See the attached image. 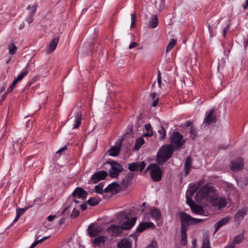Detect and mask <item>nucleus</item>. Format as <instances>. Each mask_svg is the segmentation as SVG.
<instances>
[{"mask_svg":"<svg viewBox=\"0 0 248 248\" xmlns=\"http://www.w3.org/2000/svg\"><path fill=\"white\" fill-rule=\"evenodd\" d=\"M216 204L218 209H221L225 207L227 205V202L226 199L224 197L220 198Z\"/></svg>","mask_w":248,"mask_h":248,"instance_id":"36","label":"nucleus"},{"mask_svg":"<svg viewBox=\"0 0 248 248\" xmlns=\"http://www.w3.org/2000/svg\"><path fill=\"white\" fill-rule=\"evenodd\" d=\"M237 186L241 188H243L248 185V176L238 178L236 179Z\"/></svg>","mask_w":248,"mask_h":248,"instance_id":"26","label":"nucleus"},{"mask_svg":"<svg viewBox=\"0 0 248 248\" xmlns=\"http://www.w3.org/2000/svg\"><path fill=\"white\" fill-rule=\"evenodd\" d=\"M75 120L73 128H78L81 124L82 113L80 111H77L75 114Z\"/></svg>","mask_w":248,"mask_h":248,"instance_id":"24","label":"nucleus"},{"mask_svg":"<svg viewBox=\"0 0 248 248\" xmlns=\"http://www.w3.org/2000/svg\"><path fill=\"white\" fill-rule=\"evenodd\" d=\"M194 219H196V218H194V217H191V219H190V225H194V224H197V221L194 220Z\"/></svg>","mask_w":248,"mask_h":248,"instance_id":"62","label":"nucleus"},{"mask_svg":"<svg viewBox=\"0 0 248 248\" xmlns=\"http://www.w3.org/2000/svg\"><path fill=\"white\" fill-rule=\"evenodd\" d=\"M179 218L181 221V224L190 225V222L191 217L184 212L178 213Z\"/></svg>","mask_w":248,"mask_h":248,"instance_id":"19","label":"nucleus"},{"mask_svg":"<svg viewBox=\"0 0 248 248\" xmlns=\"http://www.w3.org/2000/svg\"><path fill=\"white\" fill-rule=\"evenodd\" d=\"M138 45V44L135 42H132L129 46V48L132 49L136 47Z\"/></svg>","mask_w":248,"mask_h":248,"instance_id":"61","label":"nucleus"},{"mask_svg":"<svg viewBox=\"0 0 248 248\" xmlns=\"http://www.w3.org/2000/svg\"><path fill=\"white\" fill-rule=\"evenodd\" d=\"M247 212L248 209L247 207H244L239 210L234 217L235 222L239 224L244 217L247 215Z\"/></svg>","mask_w":248,"mask_h":248,"instance_id":"13","label":"nucleus"},{"mask_svg":"<svg viewBox=\"0 0 248 248\" xmlns=\"http://www.w3.org/2000/svg\"><path fill=\"white\" fill-rule=\"evenodd\" d=\"M171 143L176 148L182 146L186 142V140L183 139V136L178 131H174L170 136Z\"/></svg>","mask_w":248,"mask_h":248,"instance_id":"4","label":"nucleus"},{"mask_svg":"<svg viewBox=\"0 0 248 248\" xmlns=\"http://www.w3.org/2000/svg\"><path fill=\"white\" fill-rule=\"evenodd\" d=\"M235 246L233 244H228L224 248H234ZM202 248H211L210 244L209 239L208 238H206L203 241Z\"/></svg>","mask_w":248,"mask_h":248,"instance_id":"29","label":"nucleus"},{"mask_svg":"<svg viewBox=\"0 0 248 248\" xmlns=\"http://www.w3.org/2000/svg\"><path fill=\"white\" fill-rule=\"evenodd\" d=\"M56 217L55 215H49L47 217V220L49 221H51L53 220V219Z\"/></svg>","mask_w":248,"mask_h":248,"instance_id":"64","label":"nucleus"},{"mask_svg":"<svg viewBox=\"0 0 248 248\" xmlns=\"http://www.w3.org/2000/svg\"><path fill=\"white\" fill-rule=\"evenodd\" d=\"M79 214V211L74 208L70 215L72 218H75L78 216Z\"/></svg>","mask_w":248,"mask_h":248,"instance_id":"48","label":"nucleus"},{"mask_svg":"<svg viewBox=\"0 0 248 248\" xmlns=\"http://www.w3.org/2000/svg\"><path fill=\"white\" fill-rule=\"evenodd\" d=\"M29 73L28 69H25L22 70L20 74L18 75L17 78L15 79V80H17V81L18 82L21 80L24 77H25Z\"/></svg>","mask_w":248,"mask_h":248,"instance_id":"41","label":"nucleus"},{"mask_svg":"<svg viewBox=\"0 0 248 248\" xmlns=\"http://www.w3.org/2000/svg\"><path fill=\"white\" fill-rule=\"evenodd\" d=\"M144 142V140L142 137H140L137 139L135 141L134 150H139Z\"/></svg>","mask_w":248,"mask_h":248,"instance_id":"34","label":"nucleus"},{"mask_svg":"<svg viewBox=\"0 0 248 248\" xmlns=\"http://www.w3.org/2000/svg\"><path fill=\"white\" fill-rule=\"evenodd\" d=\"M106 239V237L103 235H101L94 239H92V241L94 246L100 247L102 244H105Z\"/></svg>","mask_w":248,"mask_h":248,"instance_id":"27","label":"nucleus"},{"mask_svg":"<svg viewBox=\"0 0 248 248\" xmlns=\"http://www.w3.org/2000/svg\"><path fill=\"white\" fill-rule=\"evenodd\" d=\"M157 132L159 134V136L158 137L159 140H164L166 135V132L165 130V128L162 125H161L159 127Z\"/></svg>","mask_w":248,"mask_h":248,"instance_id":"33","label":"nucleus"},{"mask_svg":"<svg viewBox=\"0 0 248 248\" xmlns=\"http://www.w3.org/2000/svg\"><path fill=\"white\" fill-rule=\"evenodd\" d=\"M102 231L100 227L95 226L94 223H91L88 226L87 232L88 234L91 237H96L98 236Z\"/></svg>","mask_w":248,"mask_h":248,"instance_id":"9","label":"nucleus"},{"mask_svg":"<svg viewBox=\"0 0 248 248\" xmlns=\"http://www.w3.org/2000/svg\"><path fill=\"white\" fill-rule=\"evenodd\" d=\"M155 165L154 163H151L147 167V168L145 170L147 172L148 171H150V172H151V170L153 169L154 166Z\"/></svg>","mask_w":248,"mask_h":248,"instance_id":"60","label":"nucleus"},{"mask_svg":"<svg viewBox=\"0 0 248 248\" xmlns=\"http://www.w3.org/2000/svg\"><path fill=\"white\" fill-rule=\"evenodd\" d=\"M181 242L182 245L186 246L187 244L186 233H181Z\"/></svg>","mask_w":248,"mask_h":248,"instance_id":"45","label":"nucleus"},{"mask_svg":"<svg viewBox=\"0 0 248 248\" xmlns=\"http://www.w3.org/2000/svg\"><path fill=\"white\" fill-rule=\"evenodd\" d=\"M17 82H18L17 81V80L15 79L13 81L12 84L9 88H8L6 93H5L6 94L13 91V90L15 88L16 85L17 84Z\"/></svg>","mask_w":248,"mask_h":248,"instance_id":"47","label":"nucleus"},{"mask_svg":"<svg viewBox=\"0 0 248 248\" xmlns=\"http://www.w3.org/2000/svg\"><path fill=\"white\" fill-rule=\"evenodd\" d=\"M189 225L181 224V233H186V231L187 230Z\"/></svg>","mask_w":248,"mask_h":248,"instance_id":"52","label":"nucleus"},{"mask_svg":"<svg viewBox=\"0 0 248 248\" xmlns=\"http://www.w3.org/2000/svg\"><path fill=\"white\" fill-rule=\"evenodd\" d=\"M8 48L9 53L11 55H14L16 52L17 49L16 45L13 43L10 44L8 46Z\"/></svg>","mask_w":248,"mask_h":248,"instance_id":"42","label":"nucleus"},{"mask_svg":"<svg viewBox=\"0 0 248 248\" xmlns=\"http://www.w3.org/2000/svg\"><path fill=\"white\" fill-rule=\"evenodd\" d=\"M217 121L216 115L214 113V109H211L208 113L206 112V116L203 121V123L206 125L215 124Z\"/></svg>","mask_w":248,"mask_h":248,"instance_id":"11","label":"nucleus"},{"mask_svg":"<svg viewBox=\"0 0 248 248\" xmlns=\"http://www.w3.org/2000/svg\"><path fill=\"white\" fill-rule=\"evenodd\" d=\"M244 239V235L243 234H238L237 235H236L233 242L231 243H230V244H233L234 245V244H239Z\"/></svg>","mask_w":248,"mask_h":248,"instance_id":"38","label":"nucleus"},{"mask_svg":"<svg viewBox=\"0 0 248 248\" xmlns=\"http://www.w3.org/2000/svg\"><path fill=\"white\" fill-rule=\"evenodd\" d=\"M107 163L111 166L109 172L111 178H117L119 176L120 173L124 170L122 165L116 161L110 160L107 161Z\"/></svg>","mask_w":248,"mask_h":248,"instance_id":"3","label":"nucleus"},{"mask_svg":"<svg viewBox=\"0 0 248 248\" xmlns=\"http://www.w3.org/2000/svg\"><path fill=\"white\" fill-rule=\"evenodd\" d=\"M146 163L144 161L134 162L128 165V170L132 172L133 171H142L145 168Z\"/></svg>","mask_w":248,"mask_h":248,"instance_id":"8","label":"nucleus"},{"mask_svg":"<svg viewBox=\"0 0 248 248\" xmlns=\"http://www.w3.org/2000/svg\"><path fill=\"white\" fill-rule=\"evenodd\" d=\"M151 216L152 218H154L156 221L160 220L161 218V213L159 209L154 208L151 211Z\"/></svg>","mask_w":248,"mask_h":248,"instance_id":"31","label":"nucleus"},{"mask_svg":"<svg viewBox=\"0 0 248 248\" xmlns=\"http://www.w3.org/2000/svg\"><path fill=\"white\" fill-rule=\"evenodd\" d=\"M59 41V37L56 36L49 43L48 46L47 47V53H52L53 52L58 45V43Z\"/></svg>","mask_w":248,"mask_h":248,"instance_id":"20","label":"nucleus"},{"mask_svg":"<svg viewBox=\"0 0 248 248\" xmlns=\"http://www.w3.org/2000/svg\"><path fill=\"white\" fill-rule=\"evenodd\" d=\"M213 191V187L210 185H205L196 193V197H199L200 199L207 198L209 194Z\"/></svg>","mask_w":248,"mask_h":248,"instance_id":"7","label":"nucleus"},{"mask_svg":"<svg viewBox=\"0 0 248 248\" xmlns=\"http://www.w3.org/2000/svg\"><path fill=\"white\" fill-rule=\"evenodd\" d=\"M121 146V142L120 141L117 142L113 147L108 150L109 155L112 156H117L120 153Z\"/></svg>","mask_w":248,"mask_h":248,"instance_id":"17","label":"nucleus"},{"mask_svg":"<svg viewBox=\"0 0 248 248\" xmlns=\"http://www.w3.org/2000/svg\"><path fill=\"white\" fill-rule=\"evenodd\" d=\"M104 187V183L103 182L100 183L98 185L95 186V192L102 194L103 193V188Z\"/></svg>","mask_w":248,"mask_h":248,"instance_id":"43","label":"nucleus"},{"mask_svg":"<svg viewBox=\"0 0 248 248\" xmlns=\"http://www.w3.org/2000/svg\"><path fill=\"white\" fill-rule=\"evenodd\" d=\"M100 202V200H98L95 197L90 198L87 202V203L92 206H94L97 205Z\"/></svg>","mask_w":248,"mask_h":248,"instance_id":"37","label":"nucleus"},{"mask_svg":"<svg viewBox=\"0 0 248 248\" xmlns=\"http://www.w3.org/2000/svg\"><path fill=\"white\" fill-rule=\"evenodd\" d=\"M231 168L233 171H239L243 168V160L241 158H237L231 162Z\"/></svg>","mask_w":248,"mask_h":248,"instance_id":"12","label":"nucleus"},{"mask_svg":"<svg viewBox=\"0 0 248 248\" xmlns=\"http://www.w3.org/2000/svg\"><path fill=\"white\" fill-rule=\"evenodd\" d=\"M39 237V232H37L35 236V241L31 244L30 246V248H33L35 247L37 244L40 243L38 240V238Z\"/></svg>","mask_w":248,"mask_h":248,"instance_id":"49","label":"nucleus"},{"mask_svg":"<svg viewBox=\"0 0 248 248\" xmlns=\"http://www.w3.org/2000/svg\"><path fill=\"white\" fill-rule=\"evenodd\" d=\"M145 128L146 132L144 133L143 136L144 137H151V136H152L153 133L152 127L151 125L150 124H145Z\"/></svg>","mask_w":248,"mask_h":248,"instance_id":"35","label":"nucleus"},{"mask_svg":"<svg viewBox=\"0 0 248 248\" xmlns=\"http://www.w3.org/2000/svg\"><path fill=\"white\" fill-rule=\"evenodd\" d=\"M176 40L174 39H171L168 45L166 48V52L168 53L170 52L174 46L176 44Z\"/></svg>","mask_w":248,"mask_h":248,"instance_id":"39","label":"nucleus"},{"mask_svg":"<svg viewBox=\"0 0 248 248\" xmlns=\"http://www.w3.org/2000/svg\"><path fill=\"white\" fill-rule=\"evenodd\" d=\"M190 136L192 137V139L194 140L195 137L197 136V128L193 126H191L190 130Z\"/></svg>","mask_w":248,"mask_h":248,"instance_id":"46","label":"nucleus"},{"mask_svg":"<svg viewBox=\"0 0 248 248\" xmlns=\"http://www.w3.org/2000/svg\"><path fill=\"white\" fill-rule=\"evenodd\" d=\"M174 152L173 145H163L159 150L156 155V161L160 165H163L170 159Z\"/></svg>","mask_w":248,"mask_h":248,"instance_id":"1","label":"nucleus"},{"mask_svg":"<svg viewBox=\"0 0 248 248\" xmlns=\"http://www.w3.org/2000/svg\"><path fill=\"white\" fill-rule=\"evenodd\" d=\"M190 208L192 211L196 214L205 216L206 212L201 205L194 203V205H192V206H191Z\"/></svg>","mask_w":248,"mask_h":248,"instance_id":"22","label":"nucleus"},{"mask_svg":"<svg viewBox=\"0 0 248 248\" xmlns=\"http://www.w3.org/2000/svg\"><path fill=\"white\" fill-rule=\"evenodd\" d=\"M119 215L120 216L121 218L126 219L125 221H124L121 224L122 229H123L124 230H129L131 228H132L135 224V223L137 219V217H132L130 219H129L130 217L131 216L130 212H120Z\"/></svg>","mask_w":248,"mask_h":248,"instance_id":"2","label":"nucleus"},{"mask_svg":"<svg viewBox=\"0 0 248 248\" xmlns=\"http://www.w3.org/2000/svg\"><path fill=\"white\" fill-rule=\"evenodd\" d=\"M118 248H131L132 242L130 239H123L117 244Z\"/></svg>","mask_w":248,"mask_h":248,"instance_id":"23","label":"nucleus"},{"mask_svg":"<svg viewBox=\"0 0 248 248\" xmlns=\"http://www.w3.org/2000/svg\"><path fill=\"white\" fill-rule=\"evenodd\" d=\"M230 25L228 24L225 28H224L223 30V37H225L226 33L230 29Z\"/></svg>","mask_w":248,"mask_h":248,"instance_id":"58","label":"nucleus"},{"mask_svg":"<svg viewBox=\"0 0 248 248\" xmlns=\"http://www.w3.org/2000/svg\"><path fill=\"white\" fill-rule=\"evenodd\" d=\"M156 96V93H152L150 94V96L151 99L152 100H154L152 104V106L153 107H156L159 101V98L158 97L155 99Z\"/></svg>","mask_w":248,"mask_h":248,"instance_id":"40","label":"nucleus"},{"mask_svg":"<svg viewBox=\"0 0 248 248\" xmlns=\"http://www.w3.org/2000/svg\"><path fill=\"white\" fill-rule=\"evenodd\" d=\"M195 193V192H194V190L189 189L188 190H187V192L186 193V196L192 197Z\"/></svg>","mask_w":248,"mask_h":248,"instance_id":"57","label":"nucleus"},{"mask_svg":"<svg viewBox=\"0 0 248 248\" xmlns=\"http://www.w3.org/2000/svg\"><path fill=\"white\" fill-rule=\"evenodd\" d=\"M191 158L190 157H187L185 162L184 171L185 176H186L190 172V170L191 167Z\"/></svg>","mask_w":248,"mask_h":248,"instance_id":"25","label":"nucleus"},{"mask_svg":"<svg viewBox=\"0 0 248 248\" xmlns=\"http://www.w3.org/2000/svg\"><path fill=\"white\" fill-rule=\"evenodd\" d=\"M162 169L163 168H161L158 164H155L150 172V176L154 182H159L161 180L163 173Z\"/></svg>","mask_w":248,"mask_h":248,"instance_id":"5","label":"nucleus"},{"mask_svg":"<svg viewBox=\"0 0 248 248\" xmlns=\"http://www.w3.org/2000/svg\"><path fill=\"white\" fill-rule=\"evenodd\" d=\"M108 175V172L106 170H100L93 174L88 183L90 184H96L99 181L105 179Z\"/></svg>","mask_w":248,"mask_h":248,"instance_id":"6","label":"nucleus"},{"mask_svg":"<svg viewBox=\"0 0 248 248\" xmlns=\"http://www.w3.org/2000/svg\"><path fill=\"white\" fill-rule=\"evenodd\" d=\"M37 7V4H36L35 5H33V6H31V5H29L28 6L27 9H28V10L31 9V12H30L29 15H31V16H34L36 12Z\"/></svg>","mask_w":248,"mask_h":248,"instance_id":"44","label":"nucleus"},{"mask_svg":"<svg viewBox=\"0 0 248 248\" xmlns=\"http://www.w3.org/2000/svg\"><path fill=\"white\" fill-rule=\"evenodd\" d=\"M119 185L117 182H112V183L108 185L104 189L105 192H112L115 190L118 187Z\"/></svg>","mask_w":248,"mask_h":248,"instance_id":"32","label":"nucleus"},{"mask_svg":"<svg viewBox=\"0 0 248 248\" xmlns=\"http://www.w3.org/2000/svg\"><path fill=\"white\" fill-rule=\"evenodd\" d=\"M155 227V226L154 224L152 222H144L140 223L137 227L136 230V232L140 233L148 229L153 228Z\"/></svg>","mask_w":248,"mask_h":248,"instance_id":"14","label":"nucleus"},{"mask_svg":"<svg viewBox=\"0 0 248 248\" xmlns=\"http://www.w3.org/2000/svg\"><path fill=\"white\" fill-rule=\"evenodd\" d=\"M186 203L190 206V208L192 205H194V203H195L192 200L191 197L186 196Z\"/></svg>","mask_w":248,"mask_h":248,"instance_id":"54","label":"nucleus"},{"mask_svg":"<svg viewBox=\"0 0 248 248\" xmlns=\"http://www.w3.org/2000/svg\"><path fill=\"white\" fill-rule=\"evenodd\" d=\"M80 208L82 211H84V210H86L87 208V204L86 203H83V204H81Z\"/></svg>","mask_w":248,"mask_h":248,"instance_id":"63","label":"nucleus"},{"mask_svg":"<svg viewBox=\"0 0 248 248\" xmlns=\"http://www.w3.org/2000/svg\"><path fill=\"white\" fill-rule=\"evenodd\" d=\"M189 186L190 189H192V190H194V192L196 193L199 187V185L197 184L191 183L189 185Z\"/></svg>","mask_w":248,"mask_h":248,"instance_id":"51","label":"nucleus"},{"mask_svg":"<svg viewBox=\"0 0 248 248\" xmlns=\"http://www.w3.org/2000/svg\"><path fill=\"white\" fill-rule=\"evenodd\" d=\"M134 176L135 174L134 172H128L122 181L121 185L122 187L124 188L127 187L129 186L130 183L133 179Z\"/></svg>","mask_w":248,"mask_h":248,"instance_id":"16","label":"nucleus"},{"mask_svg":"<svg viewBox=\"0 0 248 248\" xmlns=\"http://www.w3.org/2000/svg\"><path fill=\"white\" fill-rule=\"evenodd\" d=\"M121 225L116 226L114 224L111 225L108 229V232L113 235L118 236L123 232Z\"/></svg>","mask_w":248,"mask_h":248,"instance_id":"18","label":"nucleus"},{"mask_svg":"<svg viewBox=\"0 0 248 248\" xmlns=\"http://www.w3.org/2000/svg\"><path fill=\"white\" fill-rule=\"evenodd\" d=\"M88 194V192L82 187H77L73 192L72 195L74 198H81L83 200H85L87 197Z\"/></svg>","mask_w":248,"mask_h":248,"instance_id":"10","label":"nucleus"},{"mask_svg":"<svg viewBox=\"0 0 248 248\" xmlns=\"http://www.w3.org/2000/svg\"><path fill=\"white\" fill-rule=\"evenodd\" d=\"M230 219V218L229 217H226L224 218H222L221 220H219L218 222L216 223L214 225L215 228L214 233L217 232L219 228L227 224L229 222Z\"/></svg>","mask_w":248,"mask_h":248,"instance_id":"21","label":"nucleus"},{"mask_svg":"<svg viewBox=\"0 0 248 248\" xmlns=\"http://www.w3.org/2000/svg\"><path fill=\"white\" fill-rule=\"evenodd\" d=\"M30 206L24 207L23 208H17L16 210V216L13 222H15L20 218L29 208Z\"/></svg>","mask_w":248,"mask_h":248,"instance_id":"30","label":"nucleus"},{"mask_svg":"<svg viewBox=\"0 0 248 248\" xmlns=\"http://www.w3.org/2000/svg\"><path fill=\"white\" fill-rule=\"evenodd\" d=\"M131 25H130V27L131 28L134 27L135 25V22H136V14L135 13L131 14Z\"/></svg>","mask_w":248,"mask_h":248,"instance_id":"53","label":"nucleus"},{"mask_svg":"<svg viewBox=\"0 0 248 248\" xmlns=\"http://www.w3.org/2000/svg\"><path fill=\"white\" fill-rule=\"evenodd\" d=\"M158 24V20L157 15L152 16L149 21L148 27L150 28L154 29L156 28Z\"/></svg>","mask_w":248,"mask_h":248,"instance_id":"28","label":"nucleus"},{"mask_svg":"<svg viewBox=\"0 0 248 248\" xmlns=\"http://www.w3.org/2000/svg\"><path fill=\"white\" fill-rule=\"evenodd\" d=\"M219 24L218 20H212L208 23V29L211 37H213L216 35V30Z\"/></svg>","mask_w":248,"mask_h":248,"instance_id":"15","label":"nucleus"},{"mask_svg":"<svg viewBox=\"0 0 248 248\" xmlns=\"http://www.w3.org/2000/svg\"><path fill=\"white\" fill-rule=\"evenodd\" d=\"M157 80V82H158V87L159 88H161L162 80H161V73H160V71H158V72Z\"/></svg>","mask_w":248,"mask_h":248,"instance_id":"55","label":"nucleus"},{"mask_svg":"<svg viewBox=\"0 0 248 248\" xmlns=\"http://www.w3.org/2000/svg\"><path fill=\"white\" fill-rule=\"evenodd\" d=\"M34 20L33 16H31L29 15L28 17H27L26 19L27 22H28L29 24L32 23Z\"/></svg>","mask_w":248,"mask_h":248,"instance_id":"59","label":"nucleus"},{"mask_svg":"<svg viewBox=\"0 0 248 248\" xmlns=\"http://www.w3.org/2000/svg\"><path fill=\"white\" fill-rule=\"evenodd\" d=\"M165 6V0H160V4L158 6H157V2H155V7L160 11L164 8Z\"/></svg>","mask_w":248,"mask_h":248,"instance_id":"50","label":"nucleus"},{"mask_svg":"<svg viewBox=\"0 0 248 248\" xmlns=\"http://www.w3.org/2000/svg\"><path fill=\"white\" fill-rule=\"evenodd\" d=\"M146 248H157V243L155 241H152Z\"/></svg>","mask_w":248,"mask_h":248,"instance_id":"56","label":"nucleus"}]
</instances>
